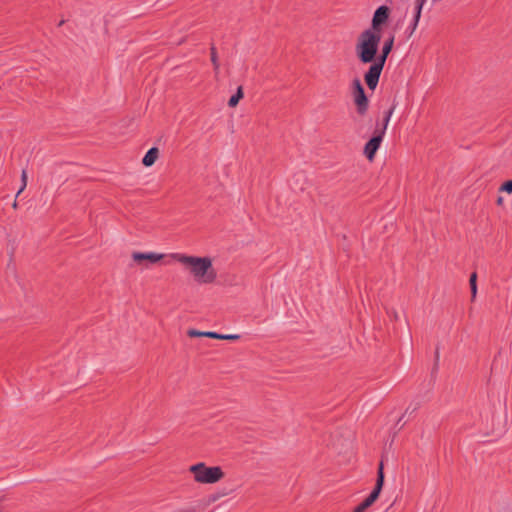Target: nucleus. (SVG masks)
<instances>
[{
	"label": "nucleus",
	"mask_w": 512,
	"mask_h": 512,
	"mask_svg": "<svg viewBox=\"0 0 512 512\" xmlns=\"http://www.w3.org/2000/svg\"><path fill=\"white\" fill-rule=\"evenodd\" d=\"M168 257L170 261H166V264H171L173 261L181 264L183 271L197 283L216 284L217 271L210 256H195L176 252L170 253Z\"/></svg>",
	"instance_id": "obj_1"
},
{
	"label": "nucleus",
	"mask_w": 512,
	"mask_h": 512,
	"mask_svg": "<svg viewBox=\"0 0 512 512\" xmlns=\"http://www.w3.org/2000/svg\"><path fill=\"white\" fill-rule=\"evenodd\" d=\"M381 43V34L373 30H363L355 43V54L363 64H373L377 60V54Z\"/></svg>",
	"instance_id": "obj_2"
},
{
	"label": "nucleus",
	"mask_w": 512,
	"mask_h": 512,
	"mask_svg": "<svg viewBox=\"0 0 512 512\" xmlns=\"http://www.w3.org/2000/svg\"><path fill=\"white\" fill-rule=\"evenodd\" d=\"M393 45L394 36H390L384 41L380 55L377 56V60L372 65H370L369 69L364 75L365 82L371 90H374L379 82L381 72L384 68L388 55L393 49Z\"/></svg>",
	"instance_id": "obj_3"
},
{
	"label": "nucleus",
	"mask_w": 512,
	"mask_h": 512,
	"mask_svg": "<svg viewBox=\"0 0 512 512\" xmlns=\"http://www.w3.org/2000/svg\"><path fill=\"white\" fill-rule=\"evenodd\" d=\"M194 481L199 484H215L224 478V472L219 466H207L200 462L189 467Z\"/></svg>",
	"instance_id": "obj_4"
},
{
	"label": "nucleus",
	"mask_w": 512,
	"mask_h": 512,
	"mask_svg": "<svg viewBox=\"0 0 512 512\" xmlns=\"http://www.w3.org/2000/svg\"><path fill=\"white\" fill-rule=\"evenodd\" d=\"M168 256L169 254L157 252H133L131 254L133 267L139 269H150L152 266L157 265L164 259L170 261Z\"/></svg>",
	"instance_id": "obj_5"
},
{
	"label": "nucleus",
	"mask_w": 512,
	"mask_h": 512,
	"mask_svg": "<svg viewBox=\"0 0 512 512\" xmlns=\"http://www.w3.org/2000/svg\"><path fill=\"white\" fill-rule=\"evenodd\" d=\"M390 16L389 7L382 5L378 7L372 17L371 27L367 28V30H373L374 32L381 34V26L385 24Z\"/></svg>",
	"instance_id": "obj_6"
},
{
	"label": "nucleus",
	"mask_w": 512,
	"mask_h": 512,
	"mask_svg": "<svg viewBox=\"0 0 512 512\" xmlns=\"http://www.w3.org/2000/svg\"><path fill=\"white\" fill-rule=\"evenodd\" d=\"M354 102L358 113L361 115L365 114L368 108V99L359 80L354 81Z\"/></svg>",
	"instance_id": "obj_7"
},
{
	"label": "nucleus",
	"mask_w": 512,
	"mask_h": 512,
	"mask_svg": "<svg viewBox=\"0 0 512 512\" xmlns=\"http://www.w3.org/2000/svg\"><path fill=\"white\" fill-rule=\"evenodd\" d=\"M382 135L372 137L364 146V155L369 161H372L375 157L377 150L379 149L382 142Z\"/></svg>",
	"instance_id": "obj_8"
},
{
	"label": "nucleus",
	"mask_w": 512,
	"mask_h": 512,
	"mask_svg": "<svg viewBox=\"0 0 512 512\" xmlns=\"http://www.w3.org/2000/svg\"><path fill=\"white\" fill-rule=\"evenodd\" d=\"M158 157H159V149L156 147H152L144 155V157L142 159V164L145 167H151L152 165L155 164Z\"/></svg>",
	"instance_id": "obj_9"
},
{
	"label": "nucleus",
	"mask_w": 512,
	"mask_h": 512,
	"mask_svg": "<svg viewBox=\"0 0 512 512\" xmlns=\"http://www.w3.org/2000/svg\"><path fill=\"white\" fill-rule=\"evenodd\" d=\"M243 98V90L242 87H238L237 92L230 97L228 101V105L230 107H236L239 103V101Z\"/></svg>",
	"instance_id": "obj_10"
},
{
	"label": "nucleus",
	"mask_w": 512,
	"mask_h": 512,
	"mask_svg": "<svg viewBox=\"0 0 512 512\" xmlns=\"http://www.w3.org/2000/svg\"><path fill=\"white\" fill-rule=\"evenodd\" d=\"M374 500L370 498L369 496L361 503L359 504L352 512H365L366 509H368L370 506L374 504Z\"/></svg>",
	"instance_id": "obj_11"
},
{
	"label": "nucleus",
	"mask_w": 512,
	"mask_h": 512,
	"mask_svg": "<svg viewBox=\"0 0 512 512\" xmlns=\"http://www.w3.org/2000/svg\"><path fill=\"white\" fill-rule=\"evenodd\" d=\"M421 15L415 14L413 16V19L408 27L409 36L413 35V33L416 31L419 21H420Z\"/></svg>",
	"instance_id": "obj_12"
},
{
	"label": "nucleus",
	"mask_w": 512,
	"mask_h": 512,
	"mask_svg": "<svg viewBox=\"0 0 512 512\" xmlns=\"http://www.w3.org/2000/svg\"><path fill=\"white\" fill-rule=\"evenodd\" d=\"M27 180H28L27 172H26V170H23L22 173H21V187L18 190V192L16 194V197H18L24 191V189L26 188Z\"/></svg>",
	"instance_id": "obj_13"
},
{
	"label": "nucleus",
	"mask_w": 512,
	"mask_h": 512,
	"mask_svg": "<svg viewBox=\"0 0 512 512\" xmlns=\"http://www.w3.org/2000/svg\"><path fill=\"white\" fill-rule=\"evenodd\" d=\"M211 62L213 64L214 70L218 72L220 64L218 61L216 49L214 47L211 48Z\"/></svg>",
	"instance_id": "obj_14"
},
{
	"label": "nucleus",
	"mask_w": 512,
	"mask_h": 512,
	"mask_svg": "<svg viewBox=\"0 0 512 512\" xmlns=\"http://www.w3.org/2000/svg\"><path fill=\"white\" fill-rule=\"evenodd\" d=\"M427 0H415V14L421 15L424 4Z\"/></svg>",
	"instance_id": "obj_15"
},
{
	"label": "nucleus",
	"mask_w": 512,
	"mask_h": 512,
	"mask_svg": "<svg viewBox=\"0 0 512 512\" xmlns=\"http://www.w3.org/2000/svg\"><path fill=\"white\" fill-rule=\"evenodd\" d=\"M500 191L512 194V180L506 181L501 187Z\"/></svg>",
	"instance_id": "obj_16"
},
{
	"label": "nucleus",
	"mask_w": 512,
	"mask_h": 512,
	"mask_svg": "<svg viewBox=\"0 0 512 512\" xmlns=\"http://www.w3.org/2000/svg\"><path fill=\"white\" fill-rule=\"evenodd\" d=\"M207 331H198L195 329H191L188 331V335L190 337H205Z\"/></svg>",
	"instance_id": "obj_17"
},
{
	"label": "nucleus",
	"mask_w": 512,
	"mask_h": 512,
	"mask_svg": "<svg viewBox=\"0 0 512 512\" xmlns=\"http://www.w3.org/2000/svg\"><path fill=\"white\" fill-rule=\"evenodd\" d=\"M382 488H378V486L375 485L373 491L369 495L370 498H372L374 501H376L379 498V495L381 493Z\"/></svg>",
	"instance_id": "obj_18"
},
{
	"label": "nucleus",
	"mask_w": 512,
	"mask_h": 512,
	"mask_svg": "<svg viewBox=\"0 0 512 512\" xmlns=\"http://www.w3.org/2000/svg\"><path fill=\"white\" fill-rule=\"evenodd\" d=\"M470 288H477V274L472 273L469 278Z\"/></svg>",
	"instance_id": "obj_19"
},
{
	"label": "nucleus",
	"mask_w": 512,
	"mask_h": 512,
	"mask_svg": "<svg viewBox=\"0 0 512 512\" xmlns=\"http://www.w3.org/2000/svg\"><path fill=\"white\" fill-rule=\"evenodd\" d=\"M239 338L237 334H222L221 340H238Z\"/></svg>",
	"instance_id": "obj_20"
},
{
	"label": "nucleus",
	"mask_w": 512,
	"mask_h": 512,
	"mask_svg": "<svg viewBox=\"0 0 512 512\" xmlns=\"http://www.w3.org/2000/svg\"><path fill=\"white\" fill-rule=\"evenodd\" d=\"M205 337L221 340L222 334L207 331Z\"/></svg>",
	"instance_id": "obj_21"
},
{
	"label": "nucleus",
	"mask_w": 512,
	"mask_h": 512,
	"mask_svg": "<svg viewBox=\"0 0 512 512\" xmlns=\"http://www.w3.org/2000/svg\"><path fill=\"white\" fill-rule=\"evenodd\" d=\"M383 485H384V474L377 475L376 486H378V488H383Z\"/></svg>",
	"instance_id": "obj_22"
},
{
	"label": "nucleus",
	"mask_w": 512,
	"mask_h": 512,
	"mask_svg": "<svg viewBox=\"0 0 512 512\" xmlns=\"http://www.w3.org/2000/svg\"><path fill=\"white\" fill-rule=\"evenodd\" d=\"M391 114H392V111H389V112H388V115H387V117H386V119H385L384 130L386 129V127H387V125H388V123H389V120H390Z\"/></svg>",
	"instance_id": "obj_23"
},
{
	"label": "nucleus",
	"mask_w": 512,
	"mask_h": 512,
	"mask_svg": "<svg viewBox=\"0 0 512 512\" xmlns=\"http://www.w3.org/2000/svg\"><path fill=\"white\" fill-rule=\"evenodd\" d=\"M383 469H384V467H383V463L381 462V463L379 464V467H378V473H377V475L384 474Z\"/></svg>",
	"instance_id": "obj_24"
},
{
	"label": "nucleus",
	"mask_w": 512,
	"mask_h": 512,
	"mask_svg": "<svg viewBox=\"0 0 512 512\" xmlns=\"http://www.w3.org/2000/svg\"><path fill=\"white\" fill-rule=\"evenodd\" d=\"M476 292H477V290H476V289H473V290H472V300H474V299H475V297H476Z\"/></svg>",
	"instance_id": "obj_25"
},
{
	"label": "nucleus",
	"mask_w": 512,
	"mask_h": 512,
	"mask_svg": "<svg viewBox=\"0 0 512 512\" xmlns=\"http://www.w3.org/2000/svg\"><path fill=\"white\" fill-rule=\"evenodd\" d=\"M12 207H13L14 209H16V208L18 207L17 201H14V203H13Z\"/></svg>",
	"instance_id": "obj_26"
},
{
	"label": "nucleus",
	"mask_w": 512,
	"mask_h": 512,
	"mask_svg": "<svg viewBox=\"0 0 512 512\" xmlns=\"http://www.w3.org/2000/svg\"><path fill=\"white\" fill-rule=\"evenodd\" d=\"M502 201H503V200H502V198L500 197V198H498L497 203L500 205V204H502Z\"/></svg>",
	"instance_id": "obj_27"
}]
</instances>
